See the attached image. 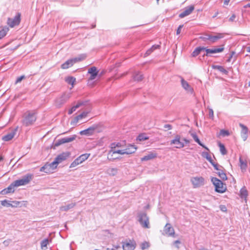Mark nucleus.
<instances>
[{"label":"nucleus","mask_w":250,"mask_h":250,"mask_svg":"<svg viewBox=\"0 0 250 250\" xmlns=\"http://www.w3.org/2000/svg\"><path fill=\"white\" fill-rule=\"evenodd\" d=\"M37 112L35 110H28L22 116L21 121L22 125L25 126L32 125L37 120Z\"/></svg>","instance_id":"nucleus-1"},{"label":"nucleus","mask_w":250,"mask_h":250,"mask_svg":"<svg viewBox=\"0 0 250 250\" xmlns=\"http://www.w3.org/2000/svg\"><path fill=\"white\" fill-rule=\"evenodd\" d=\"M190 141L185 138H182L179 134H176L174 136L173 139L170 141V145H174V147L176 148H182L184 147L186 144H188Z\"/></svg>","instance_id":"nucleus-2"},{"label":"nucleus","mask_w":250,"mask_h":250,"mask_svg":"<svg viewBox=\"0 0 250 250\" xmlns=\"http://www.w3.org/2000/svg\"><path fill=\"white\" fill-rule=\"evenodd\" d=\"M211 182L215 187V190L218 193H224L227 190L226 184L216 177L211 178Z\"/></svg>","instance_id":"nucleus-3"},{"label":"nucleus","mask_w":250,"mask_h":250,"mask_svg":"<svg viewBox=\"0 0 250 250\" xmlns=\"http://www.w3.org/2000/svg\"><path fill=\"white\" fill-rule=\"evenodd\" d=\"M33 175L32 174H27L23 176L21 179L13 182L15 187L25 185L28 184L33 179Z\"/></svg>","instance_id":"nucleus-4"},{"label":"nucleus","mask_w":250,"mask_h":250,"mask_svg":"<svg viewBox=\"0 0 250 250\" xmlns=\"http://www.w3.org/2000/svg\"><path fill=\"white\" fill-rule=\"evenodd\" d=\"M138 221L141 226L144 228H149V218L145 212H140L138 215Z\"/></svg>","instance_id":"nucleus-5"},{"label":"nucleus","mask_w":250,"mask_h":250,"mask_svg":"<svg viewBox=\"0 0 250 250\" xmlns=\"http://www.w3.org/2000/svg\"><path fill=\"white\" fill-rule=\"evenodd\" d=\"M21 14L18 13L14 18H8L7 21V24L11 28L19 25L21 22Z\"/></svg>","instance_id":"nucleus-6"},{"label":"nucleus","mask_w":250,"mask_h":250,"mask_svg":"<svg viewBox=\"0 0 250 250\" xmlns=\"http://www.w3.org/2000/svg\"><path fill=\"white\" fill-rule=\"evenodd\" d=\"M190 181L194 188H198L205 185V179L203 177H192Z\"/></svg>","instance_id":"nucleus-7"},{"label":"nucleus","mask_w":250,"mask_h":250,"mask_svg":"<svg viewBox=\"0 0 250 250\" xmlns=\"http://www.w3.org/2000/svg\"><path fill=\"white\" fill-rule=\"evenodd\" d=\"M90 154L85 153L80 155L77 158H76L70 165V167H74L77 165L81 164L85 160H87Z\"/></svg>","instance_id":"nucleus-8"},{"label":"nucleus","mask_w":250,"mask_h":250,"mask_svg":"<svg viewBox=\"0 0 250 250\" xmlns=\"http://www.w3.org/2000/svg\"><path fill=\"white\" fill-rule=\"evenodd\" d=\"M76 138V135H74L70 137H64L57 140L54 144V146L57 147L62 144L71 142L75 140Z\"/></svg>","instance_id":"nucleus-9"},{"label":"nucleus","mask_w":250,"mask_h":250,"mask_svg":"<svg viewBox=\"0 0 250 250\" xmlns=\"http://www.w3.org/2000/svg\"><path fill=\"white\" fill-rule=\"evenodd\" d=\"M52 238L49 236L42 239L40 242L41 250H47L48 248V247H49L50 244L52 243Z\"/></svg>","instance_id":"nucleus-10"},{"label":"nucleus","mask_w":250,"mask_h":250,"mask_svg":"<svg viewBox=\"0 0 250 250\" xmlns=\"http://www.w3.org/2000/svg\"><path fill=\"white\" fill-rule=\"evenodd\" d=\"M70 155V153L69 152H64L62 153L61 154L58 155L57 157L54 160V163H57L59 164L62 162L66 160V159L69 157Z\"/></svg>","instance_id":"nucleus-11"},{"label":"nucleus","mask_w":250,"mask_h":250,"mask_svg":"<svg viewBox=\"0 0 250 250\" xmlns=\"http://www.w3.org/2000/svg\"><path fill=\"white\" fill-rule=\"evenodd\" d=\"M122 246L124 250H134L136 247V243L134 241H126L123 242Z\"/></svg>","instance_id":"nucleus-12"},{"label":"nucleus","mask_w":250,"mask_h":250,"mask_svg":"<svg viewBox=\"0 0 250 250\" xmlns=\"http://www.w3.org/2000/svg\"><path fill=\"white\" fill-rule=\"evenodd\" d=\"M194 5H189V6L186 7L184 9V11L179 14V17L180 18H183L188 15H190L192 12V11L194 10Z\"/></svg>","instance_id":"nucleus-13"},{"label":"nucleus","mask_w":250,"mask_h":250,"mask_svg":"<svg viewBox=\"0 0 250 250\" xmlns=\"http://www.w3.org/2000/svg\"><path fill=\"white\" fill-rule=\"evenodd\" d=\"M96 125H92L89 128L80 131V134L81 135H90L93 134L94 131L97 128Z\"/></svg>","instance_id":"nucleus-14"},{"label":"nucleus","mask_w":250,"mask_h":250,"mask_svg":"<svg viewBox=\"0 0 250 250\" xmlns=\"http://www.w3.org/2000/svg\"><path fill=\"white\" fill-rule=\"evenodd\" d=\"M15 186L13 183H12L7 188L2 190L0 192V194L5 195L10 193H13L15 191Z\"/></svg>","instance_id":"nucleus-15"},{"label":"nucleus","mask_w":250,"mask_h":250,"mask_svg":"<svg viewBox=\"0 0 250 250\" xmlns=\"http://www.w3.org/2000/svg\"><path fill=\"white\" fill-rule=\"evenodd\" d=\"M224 48L223 47L220 48H215L213 49H206V53H204L203 56H208L209 53H216L221 52L224 50Z\"/></svg>","instance_id":"nucleus-16"},{"label":"nucleus","mask_w":250,"mask_h":250,"mask_svg":"<svg viewBox=\"0 0 250 250\" xmlns=\"http://www.w3.org/2000/svg\"><path fill=\"white\" fill-rule=\"evenodd\" d=\"M164 231L166 234H175L173 228L169 223L165 225Z\"/></svg>","instance_id":"nucleus-17"},{"label":"nucleus","mask_w":250,"mask_h":250,"mask_svg":"<svg viewBox=\"0 0 250 250\" xmlns=\"http://www.w3.org/2000/svg\"><path fill=\"white\" fill-rule=\"evenodd\" d=\"M69 98L70 96L69 94H63L62 96L61 97L57 100V104L59 105H61L62 104L65 103L69 99Z\"/></svg>","instance_id":"nucleus-18"},{"label":"nucleus","mask_w":250,"mask_h":250,"mask_svg":"<svg viewBox=\"0 0 250 250\" xmlns=\"http://www.w3.org/2000/svg\"><path fill=\"white\" fill-rule=\"evenodd\" d=\"M224 36L223 34L221 33H218L215 36H211V35H208V37L207 38V40H210L212 42H216L219 39H220L222 38H223Z\"/></svg>","instance_id":"nucleus-19"},{"label":"nucleus","mask_w":250,"mask_h":250,"mask_svg":"<svg viewBox=\"0 0 250 250\" xmlns=\"http://www.w3.org/2000/svg\"><path fill=\"white\" fill-rule=\"evenodd\" d=\"M239 126L241 127V136L243 138L244 140H246L247 138V134L248 132V127L244 125L243 124L240 123L239 124Z\"/></svg>","instance_id":"nucleus-20"},{"label":"nucleus","mask_w":250,"mask_h":250,"mask_svg":"<svg viewBox=\"0 0 250 250\" xmlns=\"http://www.w3.org/2000/svg\"><path fill=\"white\" fill-rule=\"evenodd\" d=\"M16 130L13 131L3 136H2V139L3 141L7 142L11 140L15 135Z\"/></svg>","instance_id":"nucleus-21"},{"label":"nucleus","mask_w":250,"mask_h":250,"mask_svg":"<svg viewBox=\"0 0 250 250\" xmlns=\"http://www.w3.org/2000/svg\"><path fill=\"white\" fill-rule=\"evenodd\" d=\"M181 84L182 87L186 90L192 92L193 89L190 87L188 83L183 78H181Z\"/></svg>","instance_id":"nucleus-22"},{"label":"nucleus","mask_w":250,"mask_h":250,"mask_svg":"<svg viewBox=\"0 0 250 250\" xmlns=\"http://www.w3.org/2000/svg\"><path fill=\"white\" fill-rule=\"evenodd\" d=\"M125 149H123V150H110L108 153V156H111V157L112 158H110V159H115V158H113V154H115V153H118V154H126L125 153Z\"/></svg>","instance_id":"nucleus-23"},{"label":"nucleus","mask_w":250,"mask_h":250,"mask_svg":"<svg viewBox=\"0 0 250 250\" xmlns=\"http://www.w3.org/2000/svg\"><path fill=\"white\" fill-rule=\"evenodd\" d=\"M125 149V150L126 154H131L134 153L136 151L137 147L134 145H129Z\"/></svg>","instance_id":"nucleus-24"},{"label":"nucleus","mask_w":250,"mask_h":250,"mask_svg":"<svg viewBox=\"0 0 250 250\" xmlns=\"http://www.w3.org/2000/svg\"><path fill=\"white\" fill-rule=\"evenodd\" d=\"M248 195V192L246 188L245 187H243L241 188L240 190L239 196L242 199H244L245 200H246L247 196Z\"/></svg>","instance_id":"nucleus-25"},{"label":"nucleus","mask_w":250,"mask_h":250,"mask_svg":"<svg viewBox=\"0 0 250 250\" xmlns=\"http://www.w3.org/2000/svg\"><path fill=\"white\" fill-rule=\"evenodd\" d=\"M40 170L41 172H44L46 173L53 172L52 168H50V165H48V163H46L44 166L41 167Z\"/></svg>","instance_id":"nucleus-26"},{"label":"nucleus","mask_w":250,"mask_h":250,"mask_svg":"<svg viewBox=\"0 0 250 250\" xmlns=\"http://www.w3.org/2000/svg\"><path fill=\"white\" fill-rule=\"evenodd\" d=\"M76 206L75 203H71L66 206H62L60 208L61 211H67L71 208H73Z\"/></svg>","instance_id":"nucleus-27"},{"label":"nucleus","mask_w":250,"mask_h":250,"mask_svg":"<svg viewBox=\"0 0 250 250\" xmlns=\"http://www.w3.org/2000/svg\"><path fill=\"white\" fill-rule=\"evenodd\" d=\"M156 157L157 154L156 153L151 152L142 158L141 160L142 161H148L155 158Z\"/></svg>","instance_id":"nucleus-28"},{"label":"nucleus","mask_w":250,"mask_h":250,"mask_svg":"<svg viewBox=\"0 0 250 250\" xmlns=\"http://www.w3.org/2000/svg\"><path fill=\"white\" fill-rule=\"evenodd\" d=\"M118 169L117 168L109 167L107 170L106 173L110 176H114L117 174Z\"/></svg>","instance_id":"nucleus-29"},{"label":"nucleus","mask_w":250,"mask_h":250,"mask_svg":"<svg viewBox=\"0 0 250 250\" xmlns=\"http://www.w3.org/2000/svg\"><path fill=\"white\" fill-rule=\"evenodd\" d=\"M191 135L192 137V138H193L194 140L196 143H197L200 146H202L203 147L205 148L206 149L209 150L208 148L201 142V141H200L199 139L198 138V137L196 133H192L191 134Z\"/></svg>","instance_id":"nucleus-30"},{"label":"nucleus","mask_w":250,"mask_h":250,"mask_svg":"<svg viewBox=\"0 0 250 250\" xmlns=\"http://www.w3.org/2000/svg\"><path fill=\"white\" fill-rule=\"evenodd\" d=\"M74 64L72 59H70L66 61L64 63L62 64L61 68L62 69H67Z\"/></svg>","instance_id":"nucleus-31"},{"label":"nucleus","mask_w":250,"mask_h":250,"mask_svg":"<svg viewBox=\"0 0 250 250\" xmlns=\"http://www.w3.org/2000/svg\"><path fill=\"white\" fill-rule=\"evenodd\" d=\"M205 49L206 48L204 47H198L193 51L191 55L193 57H196L198 55L201 51H204Z\"/></svg>","instance_id":"nucleus-32"},{"label":"nucleus","mask_w":250,"mask_h":250,"mask_svg":"<svg viewBox=\"0 0 250 250\" xmlns=\"http://www.w3.org/2000/svg\"><path fill=\"white\" fill-rule=\"evenodd\" d=\"M133 78L135 81H141L143 79V76L140 72H136L133 76Z\"/></svg>","instance_id":"nucleus-33"},{"label":"nucleus","mask_w":250,"mask_h":250,"mask_svg":"<svg viewBox=\"0 0 250 250\" xmlns=\"http://www.w3.org/2000/svg\"><path fill=\"white\" fill-rule=\"evenodd\" d=\"M159 45H154L150 48L148 49L145 54V57L149 55L154 50L160 47Z\"/></svg>","instance_id":"nucleus-34"},{"label":"nucleus","mask_w":250,"mask_h":250,"mask_svg":"<svg viewBox=\"0 0 250 250\" xmlns=\"http://www.w3.org/2000/svg\"><path fill=\"white\" fill-rule=\"evenodd\" d=\"M86 57V56L85 54H82L80 55L79 57L75 58L74 59H72L73 62L74 64L77 62L82 61L84 60Z\"/></svg>","instance_id":"nucleus-35"},{"label":"nucleus","mask_w":250,"mask_h":250,"mask_svg":"<svg viewBox=\"0 0 250 250\" xmlns=\"http://www.w3.org/2000/svg\"><path fill=\"white\" fill-rule=\"evenodd\" d=\"M217 173L222 180H227V176L226 175V174L223 171V170L220 169L219 170H218V172Z\"/></svg>","instance_id":"nucleus-36"},{"label":"nucleus","mask_w":250,"mask_h":250,"mask_svg":"<svg viewBox=\"0 0 250 250\" xmlns=\"http://www.w3.org/2000/svg\"><path fill=\"white\" fill-rule=\"evenodd\" d=\"M9 28L7 27H4L0 30V40L3 38L8 31Z\"/></svg>","instance_id":"nucleus-37"},{"label":"nucleus","mask_w":250,"mask_h":250,"mask_svg":"<svg viewBox=\"0 0 250 250\" xmlns=\"http://www.w3.org/2000/svg\"><path fill=\"white\" fill-rule=\"evenodd\" d=\"M239 162L240 163V168L242 171V172H244L246 170V168L247 167V163L244 162L241 157L239 158Z\"/></svg>","instance_id":"nucleus-38"},{"label":"nucleus","mask_w":250,"mask_h":250,"mask_svg":"<svg viewBox=\"0 0 250 250\" xmlns=\"http://www.w3.org/2000/svg\"><path fill=\"white\" fill-rule=\"evenodd\" d=\"M218 146L220 147V150L221 154L223 155L227 154V151L225 148V146L221 143H219L218 144Z\"/></svg>","instance_id":"nucleus-39"},{"label":"nucleus","mask_w":250,"mask_h":250,"mask_svg":"<svg viewBox=\"0 0 250 250\" xmlns=\"http://www.w3.org/2000/svg\"><path fill=\"white\" fill-rule=\"evenodd\" d=\"M202 156L206 158L207 160L210 162L211 164L213 162V160L211 158V157L210 155L208 154L207 152H203L202 153Z\"/></svg>","instance_id":"nucleus-40"},{"label":"nucleus","mask_w":250,"mask_h":250,"mask_svg":"<svg viewBox=\"0 0 250 250\" xmlns=\"http://www.w3.org/2000/svg\"><path fill=\"white\" fill-rule=\"evenodd\" d=\"M213 68L214 69H216L218 70L219 71L224 73L227 74L228 73V71L227 70H226L223 66H220V65H214L213 66Z\"/></svg>","instance_id":"nucleus-41"},{"label":"nucleus","mask_w":250,"mask_h":250,"mask_svg":"<svg viewBox=\"0 0 250 250\" xmlns=\"http://www.w3.org/2000/svg\"><path fill=\"white\" fill-rule=\"evenodd\" d=\"M99 71L97 70V68L95 66H92L89 68L88 70V73L90 74H98Z\"/></svg>","instance_id":"nucleus-42"},{"label":"nucleus","mask_w":250,"mask_h":250,"mask_svg":"<svg viewBox=\"0 0 250 250\" xmlns=\"http://www.w3.org/2000/svg\"><path fill=\"white\" fill-rule=\"evenodd\" d=\"M148 139V137L145 134H141L138 136L137 140L139 141H145Z\"/></svg>","instance_id":"nucleus-43"},{"label":"nucleus","mask_w":250,"mask_h":250,"mask_svg":"<svg viewBox=\"0 0 250 250\" xmlns=\"http://www.w3.org/2000/svg\"><path fill=\"white\" fill-rule=\"evenodd\" d=\"M140 247L142 250H145L150 247V244L149 242L145 241L141 244Z\"/></svg>","instance_id":"nucleus-44"},{"label":"nucleus","mask_w":250,"mask_h":250,"mask_svg":"<svg viewBox=\"0 0 250 250\" xmlns=\"http://www.w3.org/2000/svg\"><path fill=\"white\" fill-rule=\"evenodd\" d=\"M124 145L121 143H114L111 144V150H114L116 147H122Z\"/></svg>","instance_id":"nucleus-45"},{"label":"nucleus","mask_w":250,"mask_h":250,"mask_svg":"<svg viewBox=\"0 0 250 250\" xmlns=\"http://www.w3.org/2000/svg\"><path fill=\"white\" fill-rule=\"evenodd\" d=\"M75 81L76 79L73 77H69L66 79V81L67 82V83L72 85L74 84V83H75Z\"/></svg>","instance_id":"nucleus-46"},{"label":"nucleus","mask_w":250,"mask_h":250,"mask_svg":"<svg viewBox=\"0 0 250 250\" xmlns=\"http://www.w3.org/2000/svg\"><path fill=\"white\" fill-rule=\"evenodd\" d=\"M87 116V113L86 112H83L81 114L79 115L75 118V120L77 122L78 120L82 119L83 118Z\"/></svg>","instance_id":"nucleus-47"},{"label":"nucleus","mask_w":250,"mask_h":250,"mask_svg":"<svg viewBox=\"0 0 250 250\" xmlns=\"http://www.w3.org/2000/svg\"><path fill=\"white\" fill-rule=\"evenodd\" d=\"M0 203H1V205L4 207H9L11 205V203H10V202L9 201H7L6 200L1 201Z\"/></svg>","instance_id":"nucleus-48"},{"label":"nucleus","mask_w":250,"mask_h":250,"mask_svg":"<svg viewBox=\"0 0 250 250\" xmlns=\"http://www.w3.org/2000/svg\"><path fill=\"white\" fill-rule=\"evenodd\" d=\"M48 165H50V168H52V171L54 170L55 169H56L58 165L57 163H55L54 161L51 163H48Z\"/></svg>","instance_id":"nucleus-49"},{"label":"nucleus","mask_w":250,"mask_h":250,"mask_svg":"<svg viewBox=\"0 0 250 250\" xmlns=\"http://www.w3.org/2000/svg\"><path fill=\"white\" fill-rule=\"evenodd\" d=\"M20 204V202L17 201H14L12 202V203H11V205L10 207H18Z\"/></svg>","instance_id":"nucleus-50"},{"label":"nucleus","mask_w":250,"mask_h":250,"mask_svg":"<svg viewBox=\"0 0 250 250\" xmlns=\"http://www.w3.org/2000/svg\"><path fill=\"white\" fill-rule=\"evenodd\" d=\"M220 134L223 136H229V133L228 130L222 129L220 131Z\"/></svg>","instance_id":"nucleus-51"},{"label":"nucleus","mask_w":250,"mask_h":250,"mask_svg":"<svg viewBox=\"0 0 250 250\" xmlns=\"http://www.w3.org/2000/svg\"><path fill=\"white\" fill-rule=\"evenodd\" d=\"M211 164L213 166L214 169H216V170H218L220 169L219 167H222V166H219L218 164L215 163V162H214L211 163Z\"/></svg>","instance_id":"nucleus-52"},{"label":"nucleus","mask_w":250,"mask_h":250,"mask_svg":"<svg viewBox=\"0 0 250 250\" xmlns=\"http://www.w3.org/2000/svg\"><path fill=\"white\" fill-rule=\"evenodd\" d=\"M25 77L24 75H22L18 77L16 81V83H20L23 79H25Z\"/></svg>","instance_id":"nucleus-53"},{"label":"nucleus","mask_w":250,"mask_h":250,"mask_svg":"<svg viewBox=\"0 0 250 250\" xmlns=\"http://www.w3.org/2000/svg\"><path fill=\"white\" fill-rule=\"evenodd\" d=\"M164 127L166 129L165 130V131H167V130H170V129H171L172 128V126L171 125H169V124L165 125Z\"/></svg>","instance_id":"nucleus-54"},{"label":"nucleus","mask_w":250,"mask_h":250,"mask_svg":"<svg viewBox=\"0 0 250 250\" xmlns=\"http://www.w3.org/2000/svg\"><path fill=\"white\" fill-rule=\"evenodd\" d=\"M83 104V102H78L76 105H74L73 107L74 108H75V110H76V109H77L78 108H79V107H80L81 105H82Z\"/></svg>","instance_id":"nucleus-55"},{"label":"nucleus","mask_w":250,"mask_h":250,"mask_svg":"<svg viewBox=\"0 0 250 250\" xmlns=\"http://www.w3.org/2000/svg\"><path fill=\"white\" fill-rule=\"evenodd\" d=\"M183 25H180L179 26L178 29H177V31H176V34L177 35H179L181 33V29L182 28H183Z\"/></svg>","instance_id":"nucleus-56"},{"label":"nucleus","mask_w":250,"mask_h":250,"mask_svg":"<svg viewBox=\"0 0 250 250\" xmlns=\"http://www.w3.org/2000/svg\"><path fill=\"white\" fill-rule=\"evenodd\" d=\"M208 116L211 118H212L213 117V111L212 109H209Z\"/></svg>","instance_id":"nucleus-57"},{"label":"nucleus","mask_w":250,"mask_h":250,"mask_svg":"<svg viewBox=\"0 0 250 250\" xmlns=\"http://www.w3.org/2000/svg\"><path fill=\"white\" fill-rule=\"evenodd\" d=\"M97 75L98 74H90V77H89V80L91 81L94 80Z\"/></svg>","instance_id":"nucleus-58"},{"label":"nucleus","mask_w":250,"mask_h":250,"mask_svg":"<svg viewBox=\"0 0 250 250\" xmlns=\"http://www.w3.org/2000/svg\"><path fill=\"white\" fill-rule=\"evenodd\" d=\"M236 18V16L235 14H233L229 19V21H233Z\"/></svg>","instance_id":"nucleus-59"},{"label":"nucleus","mask_w":250,"mask_h":250,"mask_svg":"<svg viewBox=\"0 0 250 250\" xmlns=\"http://www.w3.org/2000/svg\"><path fill=\"white\" fill-rule=\"evenodd\" d=\"M234 52L232 51L231 52L230 56L229 57V59L227 60V62H230L231 61V58H232L233 55L234 54Z\"/></svg>","instance_id":"nucleus-60"},{"label":"nucleus","mask_w":250,"mask_h":250,"mask_svg":"<svg viewBox=\"0 0 250 250\" xmlns=\"http://www.w3.org/2000/svg\"><path fill=\"white\" fill-rule=\"evenodd\" d=\"M10 242V240H5V241H4L3 242V244L5 246H8V245L9 244Z\"/></svg>","instance_id":"nucleus-61"},{"label":"nucleus","mask_w":250,"mask_h":250,"mask_svg":"<svg viewBox=\"0 0 250 250\" xmlns=\"http://www.w3.org/2000/svg\"><path fill=\"white\" fill-rule=\"evenodd\" d=\"M75 108H74L73 107H72L70 110H69L68 111V114H71L74 111H75Z\"/></svg>","instance_id":"nucleus-62"},{"label":"nucleus","mask_w":250,"mask_h":250,"mask_svg":"<svg viewBox=\"0 0 250 250\" xmlns=\"http://www.w3.org/2000/svg\"><path fill=\"white\" fill-rule=\"evenodd\" d=\"M180 243V242L179 241V240H176L175 241H174V244L175 245V246L178 248H179V246H178V244H179Z\"/></svg>","instance_id":"nucleus-63"},{"label":"nucleus","mask_w":250,"mask_h":250,"mask_svg":"<svg viewBox=\"0 0 250 250\" xmlns=\"http://www.w3.org/2000/svg\"><path fill=\"white\" fill-rule=\"evenodd\" d=\"M230 0H224V4L225 5H228Z\"/></svg>","instance_id":"nucleus-64"}]
</instances>
